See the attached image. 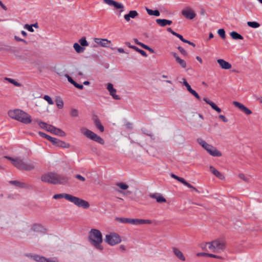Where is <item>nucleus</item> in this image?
<instances>
[{"instance_id":"13","label":"nucleus","mask_w":262,"mask_h":262,"mask_svg":"<svg viewBox=\"0 0 262 262\" xmlns=\"http://www.w3.org/2000/svg\"><path fill=\"white\" fill-rule=\"evenodd\" d=\"M233 104L234 105L239 108L241 111L245 113V114L247 115H251L252 114V112L250 110L248 107H246L241 103L237 101H233Z\"/></svg>"},{"instance_id":"35","label":"nucleus","mask_w":262,"mask_h":262,"mask_svg":"<svg viewBox=\"0 0 262 262\" xmlns=\"http://www.w3.org/2000/svg\"><path fill=\"white\" fill-rule=\"evenodd\" d=\"M53 134L60 137H64L66 136V133L63 130L56 127L54 129Z\"/></svg>"},{"instance_id":"51","label":"nucleus","mask_w":262,"mask_h":262,"mask_svg":"<svg viewBox=\"0 0 262 262\" xmlns=\"http://www.w3.org/2000/svg\"><path fill=\"white\" fill-rule=\"evenodd\" d=\"M55 127L51 125H48V127H47V128L46 129V130L50 132L51 133L53 134V130L54 129H55Z\"/></svg>"},{"instance_id":"46","label":"nucleus","mask_w":262,"mask_h":262,"mask_svg":"<svg viewBox=\"0 0 262 262\" xmlns=\"http://www.w3.org/2000/svg\"><path fill=\"white\" fill-rule=\"evenodd\" d=\"M70 115L73 117H76L78 116V111L76 109H72L71 111Z\"/></svg>"},{"instance_id":"20","label":"nucleus","mask_w":262,"mask_h":262,"mask_svg":"<svg viewBox=\"0 0 262 262\" xmlns=\"http://www.w3.org/2000/svg\"><path fill=\"white\" fill-rule=\"evenodd\" d=\"M173 57L175 58L176 61L182 68H185L186 67V63L185 60L180 58L176 53L172 54Z\"/></svg>"},{"instance_id":"22","label":"nucleus","mask_w":262,"mask_h":262,"mask_svg":"<svg viewBox=\"0 0 262 262\" xmlns=\"http://www.w3.org/2000/svg\"><path fill=\"white\" fill-rule=\"evenodd\" d=\"M203 100L217 113H220L222 112V110L220 108H219L214 102L209 100L207 98H204Z\"/></svg>"},{"instance_id":"64","label":"nucleus","mask_w":262,"mask_h":262,"mask_svg":"<svg viewBox=\"0 0 262 262\" xmlns=\"http://www.w3.org/2000/svg\"><path fill=\"white\" fill-rule=\"evenodd\" d=\"M0 6H1V7L4 10H7V7L3 4V3L2 2V1H0Z\"/></svg>"},{"instance_id":"63","label":"nucleus","mask_w":262,"mask_h":262,"mask_svg":"<svg viewBox=\"0 0 262 262\" xmlns=\"http://www.w3.org/2000/svg\"><path fill=\"white\" fill-rule=\"evenodd\" d=\"M15 39L17 41H23V42H26L24 39H21V38H20L19 37H17V36H15Z\"/></svg>"},{"instance_id":"39","label":"nucleus","mask_w":262,"mask_h":262,"mask_svg":"<svg viewBox=\"0 0 262 262\" xmlns=\"http://www.w3.org/2000/svg\"><path fill=\"white\" fill-rule=\"evenodd\" d=\"M116 185L122 190H126L128 188V186L127 184L122 182L118 183L116 184Z\"/></svg>"},{"instance_id":"7","label":"nucleus","mask_w":262,"mask_h":262,"mask_svg":"<svg viewBox=\"0 0 262 262\" xmlns=\"http://www.w3.org/2000/svg\"><path fill=\"white\" fill-rule=\"evenodd\" d=\"M105 242L111 246H114L121 242L120 236L114 232L110 233L105 236Z\"/></svg>"},{"instance_id":"33","label":"nucleus","mask_w":262,"mask_h":262,"mask_svg":"<svg viewBox=\"0 0 262 262\" xmlns=\"http://www.w3.org/2000/svg\"><path fill=\"white\" fill-rule=\"evenodd\" d=\"M230 35L231 37L233 39H235V40H237V39L243 40L244 39L243 37L241 34H238V33H237L236 32H235V31L231 32L230 33Z\"/></svg>"},{"instance_id":"19","label":"nucleus","mask_w":262,"mask_h":262,"mask_svg":"<svg viewBox=\"0 0 262 262\" xmlns=\"http://www.w3.org/2000/svg\"><path fill=\"white\" fill-rule=\"evenodd\" d=\"M172 251L176 256L180 260L184 261L186 260L185 257L184 256L183 253L176 247L172 248Z\"/></svg>"},{"instance_id":"26","label":"nucleus","mask_w":262,"mask_h":262,"mask_svg":"<svg viewBox=\"0 0 262 262\" xmlns=\"http://www.w3.org/2000/svg\"><path fill=\"white\" fill-rule=\"evenodd\" d=\"M71 194L68 193H59L53 195V199H59L61 198H64L66 200L69 201V198H70Z\"/></svg>"},{"instance_id":"62","label":"nucleus","mask_w":262,"mask_h":262,"mask_svg":"<svg viewBox=\"0 0 262 262\" xmlns=\"http://www.w3.org/2000/svg\"><path fill=\"white\" fill-rule=\"evenodd\" d=\"M68 81L73 84H74V82H75V81L70 76H68Z\"/></svg>"},{"instance_id":"41","label":"nucleus","mask_w":262,"mask_h":262,"mask_svg":"<svg viewBox=\"0 0 262 262\" xmlns=\"http://www.w3.org/2000/svg\"><path fill=\"white\" fill-rule=\"evenodd\" d=\"M219 35L223 39H225L226 37L225 31L223 29H220L217 31Z\"/></svg>"},{"instance_id":"23","label":"nucleus","mask_w":262,"mask_h":262,"mask_svg":"<svg viewBox=\"0 0 262 262\" xmlns=\"http://www.w3.org/2000/svg\"><path fill=\"white\" fill-rule=\"evenodd\" d=\"M9 183L17 187L21 188H29V186L21 182H19L18 181H9Z\"/></svg>"},{"instance_id":"17","label":"nucleus","mask_w":262,"mask_h":262,"mask_svg":"<svg viewBox=\"0 0 262 262\" xmlns=\"http://www.w3.org/2000/svg\"><path fill=\"white\" fill-rule=\"evenodd\" d=\"M220 66L223 69L229 70L231 68V64L228 62L222 59H219L217 60Z\"/></svg>"},{"instance_id":"25","label":"nucleus","mask_w":262,"mask_h":262,"mask_svg":"<svg viewBox=\"0 0 262 262\" xmlns=\"http://www.w3.org/2000/svg\"><path fill=\"white\" fill-rule=\"evenodd\" d=\"M210 170L211 172L215 175L216 177H217L219 179L221 180H224L225 177L223 174H222L220 171H219L217 170H216L214 167L213 166H210Z\"/></svg>"},{"instance_id":"27","label":"nucleus","mask_w":262,"mask_h":262,"mask_svg":"<svg viewBox=\"0 0 262 262\" xmlns=\"http://www.w3.org/2000/svg\"><path fill=\"white\" fill-rule=\"evenodd\" d=\"M35 167V166L32 163H26L24 162L23 164V166L21 170H24L27 171H30L33 169Z\"/></svg>"},{"instance_id":"48","label":"nucleus","mask_w":262,"mask_h":262,"mask_svg":"<svg viewBox=\"0 0 262 262\" xmlns=\"http://www.w3.org/2000/svg\"><path fill=\"white\" fill-rule=\"evenodd\" d=\"M238 177L243 180L245 182H248L249 180V179L248 178H247L244 174L243 173H239L238 174Z\"/></svg>"},{"instance_id":"58","label":"nucleus","mask_w":262,"mask_h":262,"mask_svg":"<svg viewBox=\"0 0 262 262\" xmlns=\"http://www.w3.org/2000/svg\"><path fill=\"white\" fill-rule=\"evenodd\" d=\"M46 262H58L56 258H46Z\"/></svg>"},{"instance_id":"11","label":"nucleus","mask_w":262,"mask_h":262,"mask_svg":"<svg viewBox=\"0 0 262 262\" xmlns=\"http://www.w3.org/2000/svg\"><path fill=\"white\" fill-rule=\"evenodd\" d=\"M4 158L10 160L12 164L17 169H21L24 162L23 160L18 158L14 159L9 156H5Z\"/></svg>"},{"instance_id":"6","label":"nucleus","mask_w":262,"mask_h":262,"mask_svg":"<svg viewBox=\"0 0 262 262\" xmlns=\"http://www.w3.org/2000/svg\"><path fill=\"white\" fill-rule=\"evenodd\" d=\"M81 133L86 137L95 141L101 144H104V140L92 131L86 128L82 127L80 129Z\"/></svg>"},{"instance_id":"37","label":"nucleus","mask_w":262,"mask_h":262,"mask_svg":"<svg viewBox=\"0 0 262 262\" xmlns=\"http://www.w3.org/2000/svg\"><path fill=\"white\" fill-rule=\"evenodd\" d=\"M247 25L253 28H257L260 26V24L256 21H248Z\"/></svg>"},{"instance_id":"30","label":"nucleus","mask_w":262,"mask_h":262,"mask_svg":"<svg viewBox=\"0 0 262 262\" xmlns=\"http://www.w3.org/2000/svg\"><path fill=\"white\" fill-rule=\"evenodd\" d=\"M31 257L33 259L38 262H46V257L38 255H32Z\"/></svg>"},{"instance_id":"15","label":"nucleus","mask_w":262,"mask_h":262,"mask_svg":"<svg viewBox=\"0 0 262 262\" xmlns=\"http://www.w3.org/2000/svg\"><path fill=\"white\" fill-rule=\"evenodd\" d=\"M55 146L68 148L70 146V145L64 141H61L57 138H54L52 142Z\"/></svg>"},{"instance_id":"18","label":"nucleus","mask_w":262,"mask_h":262,"mask_svg":"<svg viewBox=\"0 0 262 262\" xmlns=\"http://www.w3.org/2000/svg\"><path fill=\"white\" fill-rule=\"evenodd\" d=\"M139 15L138 13L136 10H131L127 14L124 15V18L126 21H129L130 18H135Z\"/></svg>"},{"instance_id":"52","label":"nucleus","mask_w":262,"mask_h":262,"mask_svg":"<svg viewBox=\"0 0 262 262\" xmlns=\"http://www.w3.org/2000/svg\"><path fill=\"white\" fill-rule=\"evenodd\" d=\"M136 51L140 53L144 57H147V56L146 53L144 51L141 50L138 48H137V49Z\"/></svg>"},{"instance_id":"53","label":"nucleus","mask_w":262,"mask_h":262,"mask_svg":"<svg viewBox=\"0 0 262 262\" xmlns=\"http://www.w3.org/2000/svg\"><path fill=\"white\" fill-rule=\"evenodd\" d=\"M179 51L184 55L186 56L187 54V52L181 47H179L178 48Z\"/></svg>"},{"instance_id":"12","label":"nucleus","mask_w":262,"mask_h":262,"mask_svg":"<svg viewBox=\"0 0 262 262\" xmlns=\"http://www.w3.org/2000/svg\"><path fill=\"white\" fill-rule=\"evenodd\" d=\"M94 40L95 43L102 47H108L112 43L110 40L105 38H94Z\"/></svg>"},{"instance_id":"28","label":"nucleus","mask_w":262,"mask_h":262,"mask_svg":"<svg viewBox=\"0 0 262 262\" xmlns=\"http://www.w3.org/2000/svg\"><path fill=\"white\" fill-rule=\"evenodd\" d=\"M167 31L169 32H170V33H171L172 35H174L175 36L177 37L178 38H179L182 41H183V42H186V39H185V38H183V36L181 35V34H178L176 32H175L174 31H173L170 28H168L167 29Z\"/></svg>"},{"instance_id":"61","label":"nucleus","mask_w":262,"mask_h":262,"mask_svg":"<svg viewBox=\"0 0 262 262\" xmlns=\"http://www.w3.org/2000/svg\"><path fill=\"white\" fill-rule=\"evenodd\" d=\"M39 135L41 137H43V138H46H46H47V136H48V135H47V134H46L45 133H42V132H39Z\"/></svg>"},{"instance_id":"32","label":"nucleus","mask_w":262,"mask_h":262,"mask_svg":"<svg viewBox=\"0 0 262 262\" xmlns=\"http://www.w3.org/2000/svg\"><path fill=\"white\" fill-rule=\"evenodd\" d=\"M145 10L149 15H155L156 16H159L160 15V12L158 10H152L147 7L145 8Z\"/></svg>"},{"instance_id":"44","label":"nucleus","mask_w":262,"mask_h":262,"mask_svg":"<svg viewBox=\"0 0 262 262\" xmlns=\"http://www.w3.org/2000/svg\"><path fill=\"white\" fill-rule=\"evenodd\" d=\"M6 79L9 82H10L11 83H12L15 86H20V84L17 82V81H16L14 79H11V78H6Z\"/></svg>"},{"instance_id":"42","label":"nucleus","mask_w":262,"mask_h":262,"mask_svg":"<svg viewBox=\"0 0 262 262\" xmlns=\"http://www.w3.org/2000/svg\"><path fill=\"white\" fill-rule=\"evenodd\" d=\"M182 184H183L184 185L186 186L188 188H192L195 191H198V190L196 188L193 187L192 185H191L190 183H188L185 180V179L183 180V182H182Z\"/></svg>"},{"instance_id":"14","label":"nucleus","mask_w":262,"mask_h":262,"mask_svg":"<svg viewBox=\"0 0 262 262\" xmlns=\"http://www.w3.org/2000/svg\"><path fill=\"white\" fill-rule=\"evenodd\" d=\"M182 14L184 17L189 19H193L196 16L195 12L190 8L184 9L182 11Z\"/></svg>"},{"instance_id":"60","label":"nucleus","mask_w":262,"mask_h":262,"mask_svg":"<svg viewBox=\"0 0 262 262\" xmlns=\"http://www.w3.org/2000/svg\"><path fill=\"white\" fill-rule=\"evenodd\" d=\"M208 254H209V253L201 252V253H198L197 254V256H208Z\"/></svg>"},{"instance_id":"36","label":"nucleus","mask_w":262,"mask_h":262,"mask_svg":"<svg viewBox=\"0 0 262 262\" xmlns=\"http://www.w3.org/2000/svg\"><path fill=\"white\" fill-rule=\"evenodd\" d=\"M35 121L38 123V125H39V126L41 128H42L45 130L47 129V127L49 124H48L47 123H46L44 122L41 121L38 119L36 120Z\"/></svg>"},{"instance_id":"59","label":"nucleus","mask_w":262,"mask_h":262,"mask_svg":"<svg viewBox=\"0 0 262 262\" xmlns=\"http://www.w3.org/2000/svg\"><path fill=\"white\" fill-rule=\"evenodd\" d=\"M144 49L148 50L151 53H154V50L147 45L144 47Z\"/></svg>"},{"instance_id":"10","label":"nucleus","mask_w":262,"mask_h":262,"mask_svg":"<svg viewBox=\"0 0 262 262\" xmlns=\"http://www.w3.org/2000/svg\"><path fill=\"white\" fill-rule=\"evenodd\" d=\"M152 222L149 220L128 218V224L133 225L150 224Z\"/></svg>"},{"instance_id":"55","label":"nucleus","mask_w":262,"mask_h":262,"mask_svg":"<svg viewBox=\"0 0 262 262\" xmlns=\"http://www.w3.org/2000/svg\"><path fill=\"white\" fill-rule=\"evenodd\" d=\"M219 118L222 119V120L225 123L227 122L228 121V119L226 118V117L223 115H219Z\"/></svg>"},{"instance_id":"45","label":"nucleus","mask_w":262,"mask_h":262,"mask_svg":"<svg viewBox=\"0 0 262 262\" xmlns=\"http://www.w3.org/2000/svg\"><path fill=\"white\" fill-rule=\"evenodd\" d=\"M43 99L46 100L49 104H53L54 103L53 101L52 98L48 95H45L43 97Z\"/></svg>"},{"instance_id":"1","label":"nucleus","mask_w":262,"mask_h":262,"mask_svg":"<svg viewBox=\"0 0 262 262\" xmlns=\"http://www.w3.org/2000/svg\"><path fill=\"white\" fill-rule=\"evenodd\" d=\"M41 181L54 185H65L69 181V178L55 172H48L41 176Z\"/></svg>"},{"instance_id":"4","label":"nucleus","mask_w":262,"mask_h":262,"mask_svg":"<svg viewBox=\"0 0 262 262\" xmlns=\"http://www.w3.org/2000/svg\"><path fill=\"white\" fill-rule=\"evenodd\" d=\"M201 247L203 249L212 252L221 253L225 249V244L223 241L215 240L202 244Z\"/></svg>"},{"instance_id":"29","label":"nucleus","mask_w":262,"mask_h":262,"mask_svg":"<svg viewBox=\"0 0 262 262\" xmlns=\"http://www.w3.org/2000/svg\"><path fill=\"white\" fill-rule=\"evenodd\" d=\"M31 257L33 259L38 262H46V257L38 255H32Z\"/></svg>"},{"instance_id":"21","label":"nucleus","mask_w":262,"mask_h":262,"mask_svg":"<svg viewBox=\"0 0 262 262\" xmlns=\"http://www.w3.org/2000/svg\"><path fill=\"white\" fill-rule=\"evenodd\" d=\"M150 197L156 200L158 203H164L166 202V200L160 194L152 193L150 194Z\"/></svg>"},{"instance_id":"31","label":"nucleus","mask_w":262,"mask_h":262,"mask_svg":"<svg viewBox=\"0 0 262 262\" xmlns=\"http://www.w3.org/2000/svg\"><path fill=\"white\" fill-rule=\"evenodd\" d=\"M55 103L57 107L59 109H61L63 107V101L60 97H56L55 98Z\"/></svg>"},{"instance_id":"50","label":"nucleus","mask_w":262,"mask_h":262,"mask_svg":"<svg viewBox=\"0 0 262 262\" xmlns=\"http://www.w3.org/2000/svg\"><path fill=\"white\" fill-rule=\"evenodd\" d=\"M25 28L27 29L29 32H33L34 29H33V25H29L28 24L25 25Z\"/></svg>"},{"instance_id":"2","label":"nucleus","mask_w":262,"mask_h":262,"mask_svg":"<svg viewBox=\"0 0 262 262\" xmlns=\"http://www.w3.org/2000/svg\"><path fill=\"white\" fill-rule=\"evenodd\" d=\"M89 240L92 244L97 250L102 251L103 246L101 245L102 243V235L100 231L96 229H92L89 235Z\"/></svg>"},{"instance_id":"43","label":"nucleus","mask_w":262,"mask_h":262,"mask_svg":"<svg viewBox=\"0 0 262 262\" xmlns=\"http://www.w3.org/2000/svg\"><path fill=\"white\" fill-rule=\"evenodd\" d=\"M79 42L80 43V44L81 45V46H89V43L87 41V40H86L85 38V37H82L79 40Z\"/></svg>"},{"instance_id":"34","label":"nucleus","mask_w":262,"mask_h":262,"mask_svg":"<svg viewBox=\"0 0 262 262\" xmlns=\"http://www.w3.org/2000/svg\"><path fill=\"white\" fill-rule=\"evenodd\" d=\"M73 48L75 49V50L76 51V52L78 53H82L84 50V48H82L78 43H75L73 45Z\"/></svg>"},{"instance_id":"56","label":"nucleus","mask_w":262,"mask_h":262,"mask_svg":"<svg viewBox=\"0 0 262 262\" xmlns=\"http://www.w3.org/2000/svg\"><path fill=\"white\" fill-rule=\"evenodd\" d=\"M208 256L210 257L215 258H219V259H221L222 258L220 256H218L217 255H215L213 254H211V253H209V254H208Z\"/></svg>"},{"instance_id":"16","label":"nucleus","mask_w":262,"mask_h":262,"mask_svg":"<svg viewBox=\"0 0 262 262\" xmlns=\"http://www.w3.org/2000/svg\"><path fill=\"white\" fill-rule=\"evenodd\" d=\"M107 89L109 91L110 95L113 97V98L116 100H119L120 97L116 94V90L114 88L113 85L108 83L107 85Z\"/></svg>"},{"instance_id":"54","label":"nucleus","mask_w":262,"mask_h":262,"mask_svg":"<svg viewBox=\"0 0 262 262\" xmlns=\"http://www.w3.org/2000/svg\"><path fill=\"white\" fill-rule=\"evenodd\" d=\"M76 88L80 89V90H82L83 89V85L82 84H78L77 83V82H74V84H73Z\"/></svg>"},{"instance_id":"40","label":"nucleus","mask_w":262,"mask_h":262,"mask_svg":"<svg viewBox=\"0 0 262 262\" xmlns=\"http://www.w3.org/2000/svg\"><path fill=\"white\" fill-rule=\"evenodd\" d=\"M116 221L121 223H127L128 221V218L125 217H116L115 219Z\"/></svg>"},{"instance_id":"47","label":"nucleus","mask_w":262,"mask_h":262,"mask_svg":"<svg viewBox=\"0 0 262 262\" xmlns=\"http://www.w3.org/2000/svg\"><path fill=\"white\" fill-rule=\"evenodd\" d=\"M193 96H194L196 99L200 100L201 99L199 94L193 89H191L189 92Z\"/></svg>"},{"instance_id":"57","label":"nucleus","mask_w":262,"mask_h":262,"mask_svg":"<svg viewBox=\"0 0 262 262\" xmlns=\"http://www.w3.org/2000/svg\"><path fill=\"white\" fill-rule=\"evenodd\" d=\"M75 177L77 179H78V180H79L80 181H84L85 180V178L83 176H81L80 174L76 175Z\"/></svg>"},{"instance_id":"49","label":"nucleus","mask_w":262,"mask_h":262,"mask_svg":"<svg viewBox=\"0 0 262 262\" xmlns=\"http://www.w3.org/2000/svg\"><path fill=\"white\" fill-rule=\"evenodd\" d=\"M171 177L175 179H176L177 180H178V181H179L180 182L182 183L183 181V180L184 179H183V178H181V177H179L174 174H171Z\"/></svg>"},{"instance_id":"9","label":"nucleus","mask_w":262,"mask_h":262,"mask_svg":"<svg viewBox=\"0 0 262 262\" xmlns=\"http://www.w3.org/2000/svg\"><path fill=\"white\" fill-rule=\"evenodd\" d=\"M103 2L109 6H113L116 9L120 10V12H122L124 11V7L120 3L117 2L114 0H103Z\"/></svg>"},{"instance_id":"38","label":"nucleus","mask_w":262,"mask_h":262,"mask_svg":"<svg viewBox=\"0 0 262 262\" xmlns=\"http://www.w3.org/2000/svg\"><path fill=\"white\" fill-rule=\"evenodd\" d=\"M95 125L97 127V128L101 132H103L104 131V127L101 124L100 122L98 120H96L95 121Z\"/></svg>"},{"instance_id":"24","label":"nucleus","mask_w":262,"mask_h":262,"mask_svg":"<svg viewBox=\"0 0 262 262\" xmlns=\"http://www.w3.org/2000/svg\"><path fill=\"white\" fill-rule=\"evenodd\" d=\"M156 22L161 27H165L167 25H170L172 24V21L166 19H157Z\"/></svg>"},{"instance_id":"3","label":"nucleus","mask_w":262,"mask_h":262,"mask_svg":"<svg viewBox=\"0 0 262 262\" xmlns=\"http://www.w3.org/2000/svg\"><path fill=\"white\" fill-rule=\"evenodd\" d=\"M8 115L11 118L24 124H28L32 122L31 116L20 110L9 111Z\"/></svg>"},{"instance_id":"8","label":"nucleus","mask_w":262,"mask_h":262,"mask_svg":"<svg viewBox=\"0 0 262 262\" xmlns=\"http://www.w3.org/2000/svg\"><path fill=\"white\" fill-rule=\"evenodd\" d=\"M69 199V202L73 203L78 207H81L84 209H87L90 207L89 203L84 200L75 196L71 194Z\"/></svg>"},{"instance_id":"5","label":"nucleus","mask_w":262,"mask_h":262,"mask_svg":"<svg viewBox=\"0 0 262 262\" xmlns=\"http://www.w3.org/2000/svg\"><path fill=\"white\" fill-rule=\"evenodd\" d=\"M196 141L198 144H199V145H200L203 148L206 150L210 155L214 157H221L222 156V153L219 151L215 147L208 144L202 138L197 139Z\"/></svg>"}]
</instances>
